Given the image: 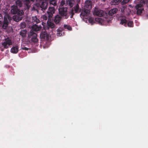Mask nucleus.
Returning <instances> with one entry per match:
<instances>
[{"mask_svg": "<svg viewBox=\"0 0 148 148\" xmlns=\"http://www.w3.org/2000/svg\"><path fill=\"white\" fill-rule=\"evenodd\" d=\"M12 20V18L8 13H5L3 20V16L0 14V24L2 25L3 29H5L8 27L9 24V21Z\"/></svg>", "mask_w": 148, "mask_h": 148, "instance_id": "f257e3e1", "label": "nucleus"}, {"mask_svg": "<svg viewBox=\"0 0 148 148\" xmlns=\"http://www.w3.org/2000/svg\"><path fill=\"white\" fill-rule=\"evenodd\" d=\"M67 7H62L59 9V14L62 16L65 19H67L69 15L67 14Z\"/></svg>", "mask_w": 148, "mask_h": 148, "instance_id": "f03ea898", "label": "nucleus"}, {"mask_svg": "<svg viewBox=\"0 0 148 148\" xmlns=\"http://www.w3.org/2000/svg\"><path fill=\"white\" fill-rule=\"evenodd\" d=\"M11 8V12L12 14H17L18 15H23L24 14L23 10L18 9L16 6L14 5L12 6Z\"/></svg>", "mask_w": 148, "mask_h": 148, "instance_id": "7ed1b4c3", "label": "nucleus"}, {"mask_svg": "<svg viewBox=\"0 0 148 148\" xmlns=\"http://www.w3.org/2000/svg\"><path fill=\"white\" fill-rule=\"evenodd\" d=\"M28 38H31V40L32 42L36 43L37 42L38 39L37 38V34L33 31L31 30L28 34Z\"/></svg>", "mask_w": 148, "mask_h": 148, "instance_id": "20e7f679", "label": "nucleus"}, {"mask_svg": "<svg viewBox=\"0 0 148 148\" xmlns=\"http://www.w3.org/2000/svg\"><path fill=\"white\" fill-rule=\"evenodd\" d=\"M12 40L9 37H8L5 39L4 42L2 43V45L4 49H7L8 48L10 45H12Z\"/></svg>", "mask_w": 148, "mask_h": 148, "instance_id": "39448f33", "label": "nucleus"}, {"mask_svg": "<svg viewBox=\"0 0 148 148\" xmlns=\"http://www.w3.org/2000/svg\"><path fill=\"white\" fill-rule=\"evenodd\" d=\"M55 11V8L53 7L50 6L49 7L48 10L47 11V15L49 18H51L53 16V14Z\"/></svg>", "mask_w": 148, "mask_h": 148, "instance_id": "423d86ee", "label": "nucleus"}, {"mask_svg": "<svg viewBox=\"0 0 148 148\" xmlns=\"http://www.w3.org/2000/svg\"><path fill=\"white\" fill-rule=\"evenodd\" d=\"M142 5L141 4H137L135 7L136 9L137 10L136 13L138 15H141L144 9L142 8Z\"/></svg>", "mask_w": 148, "mask_h": 148, "instance_id": "0eeeda50", "label": "nucleus"}, {"mask_svg": "<svg viewBox=\"0 0 148 148\" xmlns=\"http://www.w3.org/2000/svg\"><path fill=\"white\" fill-rule=\"evenodd\" d=\"M49 36V34L46 31L42 32L40 35V39L42 40L46 39L47 40H48Z\"/></svg>", "mask_w": 148, "mask_h": 148, "instance_id": "6e6552de", "label": "nucleus"}, {"mask_svg": "<svg viewBox=\"0 0 148 148\" xmlns=\"http://www.w3.org/2000/svg\"><path fill=\"white\" fill-rule=\"evenodd\" d=\"M104 13L105 12L103 10L98 9H95L93 12L94 15L99 17L103 16Z\"/></svg>", "mask_w": 148, "mask_h": 148, "instance_id": "1a4fd4ad", "label": "nucleus"}, {"mask_svg": "<svg viewBox=\"0 0 148 148\" xmlns=\"http://www.w3.org/2000/svg\"><path fill=\"white\" fill-rule=\"evenodd\" d=\"M92 2L90 0H87L86 1L84 5V8L89 10H90L92 7Z\"/></svg>", "mask_w": 148, "mask_h": 148, "instance_id": "9d476101", "label": "nucleus"}, {"mask_svg": "<svg viewBox=\"0 0 148 148\" xmlns=\"http://www.w3.org/2000/svg\"><path fill=\"white\" fill-rule=\"evenodd\" d=\"M23 1L25 2V8L27 10L29 9L30 6L31 5L30 1L33 2L34 1V0H23Z\"/></svg>", "mask_w": 148, "mask_h": 148, "instance_id": "9b49d317", "label": "nucleus"}, {"mask_svg": "<svg viewBox=\"0 0 148 148\" xmlns=\"http://www.w3.org/2000/svg\"><path fill=\"white\" fill-rule=\"evenodd\" d=\"M62 17L59 15H56L54 18L53 21L57 25L60 24V22L61 20Z\"/></svg>", "mask_w": 148, "mask_h": 148, "instance_id": "f8f14e48", "label": "nucleus"}, {"mask_svg": "<svg viewBox=\"0 0 148 148\" xmlns=\"http://www.w3.org/2000/svg\"><path fill=\"white\" fill-rule=\"evenodd\" d=\"M48 5V3L46 2H43L40 5V8L41 10L43 12L47 8Z\"/></svg>", "mask_w": 148, "mask_h": 148, "instance_id": "ddd939ff", "label": "nucleus"}, {"mask_svg": "<svg viewBox=\"0 0 148 148\" xmlns=\"http://www.w3.org/2000/svg\"><path fill=\"white\" fill-rule=\"evenodd\" d=\"M90 12V10H89L84 8L81 12L80 15L81 16H82L83 17L85 16H87L88 15Z\"/></svg>", "mask_w": 148, "mask_h": 148, "instance_id": "4468645a", "label": "nucleus"}, {"mask_svg": "<svg viewBox=\"0 0 148 148\" xmlns=\"http://www.w3.org/2000/svg\"><path fill=\"white\" fill-rule=\"evenodd\" d=\"M23 15L18 14L14 15L13 17V19L15 21L19 22L22 20L23 17Z\"/></svg>", "mask_w": 148, "mask_h": 148, "instance_id": "2eb2a0df", "label": "nucleus"}, {"mask_svg": "<svg viewBox=\"0 0 148 148\" xmlns=\"http://www.w3.org/2000/svg\"><path fill=\"white\" fill-rule=\"evenodd\" d=\"M125 17L122 16L121 19V22L120 24L123 25L125 26L126 27L127 26V23L128 22L125 19Z\"/></svg>", "mask_w": 148, "mask_h": 148, "instance_id": "dca6fc26", "label": "nucleus"}, {"mask_svg": "<svg viewBox=\"0 0 148 148\" xmlns=\"http://www.w3.org/2000/svg\"><path fill=\"white\" fill-rule=\"evenodd\" d=\"M18 51V46H13L11 49L10 52L13 53H16Z\"/></svg>", "mask_w": 148, "mask_h": 148, "instance_id": "f3484780", "label": "nucleus"}, {"mask_svg": "<svg viewBox=\"0 0 148 148\" xmlns=\"http://www.w3.org/2000/svg\"><path fill=\"white\" fill-rule=\"evenodd\" d=\"M32 30L34 31L37 32L39 31L41 29V27L40 26H38V25L35 24L33 25L32 27Z\"/></svg>", "mask_w": 148, "mask_h": 148, "instance_id": "a211bd4d", "label": "nucleus"}, {"mask_svg": "<svg viewBox=\"0 0 148 148\" xmlns=\"http://www.w3.org/2000/svg\"><path fill=\"white\" fill-rule=\"evenodd\" d=\"M118 9L116 8H114L112 9H111L108 12L109 15L110 16H112L116 13Z\"/></svg>", "mask_w": 148, "mask_h": 148, "instance_id": "6ab92c4d", "label": "nucleus"}, {"mask_svg": "<svg viewBox=\"0 0 148 148\" xmlns=\"http://www.w3.org/2000/svg\"><path fill=\"white\" fill-rule=\"evenodd\" d=\"M64 30L63 27H59L57 30V35L58 36H60L62 35V32Z\"/></svg>", "mask_w": 148, "mask_h": 148, "instance_id": "aec40b11", "label": "nucleus"}, {"mask_svg": "<svg viewBox=\"0 0 148 148\" xmlns=\"http://www.w3.org/2000/svg\"><path fill=\"white\" fill-rule=\"evenodd\" d=\"M74 8L75 13H79L81 11V9L79 8V6L78 4H77Z\"/></svg>", "mask_w": 148, "mask_h": 148, "instance_id": "412c9836", "label": "nucleus"}, {"mask_svg": "<svg viewBox=\"0 0 148 148\" xmlns=\"http://www.w3.org/2000/svg\"><path fill=\"white\" fill-rule=\"evenodd\" d=\"M121 1L122 0H113V1L111 2V4L114 5H118Z\"/></svg>", "mask_w": 148, "mask_h": 148, "instance_id": "4be33fe9", "label": "nucleus"}, {"mask_svg": "<svg viewBox=\"0 0 148 148\" xmlns=\"http://www.w3.org/2000/svg\"><path fill=\"white\" fill-rule=\"evenodd\" d=\"M27 32L26 30H23L20 32V34L22 37L24 38L26 36Z\"/></svg>", "mask_w": 148, "mask_h": 148, "instance_id": "5701e85b", "label": "nucleus"}, {"mask_svg": "<svg viewBox=\"0 0 148 148\" xmlns=\"http://www.w3.org/2000/svg\"><path fill=\"white\" fill-rule=\"evenodd\" d=\"M16 5L17 7H21L22 5V3L20 0H16L15 2Z\"/></svg>", "mask_w": 148, "mask_h": 148, "instance_id": "b1692460", "label": "nucleus"}, {"mask_svg": "<svg viewBox=\"0 0 148 148\" xmlns=\"http://www.w3.org/2000/svg\"><path fill=\"white\" fill-rule=\"evenodd\" d=\"M95 21L99 24H101L103 21V19L100 18H96L95 19Z\"/></svg>", "mask_w": 148, "mask_h": 148, "instance_id": "393cba45", "label": "nucleus"}, {"mask_svg": "<svg viewBox=\"0 0 148 148\" xmlns=\"http://www.w3.org/2000/svg\"><path fill=\"white\" fill-rule=\"evenodd\" d=\"M48 28H53L55 27V25L52 22H49L48 23Z\"/></svg>", "mask_w": 148, "mask_h": 148, "instance_id": "a878e982", "label": "nucleus"}, {"mask_svg": "<svg viewBox=\"0 0 148 148\" xmlns=\"http://www.w3.org/2000/svg\"><path fill=\"white\" fill-rule=\"evenodd\" d=\"M127 25L129 27H133V22L132 21H129L127 23Z\"/></svg>", "mask_w": 148, "mask_h": 148, "instance_id": "bb28decb", "label": "nucleus"}, {"mask_svg": "<svg viewBox=\"0 0 148 148\" xmlns=\"http://www.w3.org/2000/svg\"><path fill=\"white\" fill-rule=\"evenodd\" d=\"M64 28L65 29H67L69 31H71L72 30V27L69 25L65 24L64 25Z\"/></svg>", "mask_w": 148, "mask_h": 148, "instance_id": "cd10ccee", "label": "nucleus"}, {"mask_svg": "<svg viewBox=\"0 0 148 148\" xmlns=\"http://www.w3.org/2000/svg\"><path fill=\"white\" fill-rule=\"evenodd\" d=\"M89 22L92 24H93L95 23V19L92 17H90L88 19Z\"/></svg>", "mask_w": 148, "mask_h": 148, "instance_id": "c85d7f7f", "label": "nucleus"}, {"mask_svg": "<svg viewBox=\"0 0 148 148\" xmlns=\"http://www.w3.org/2000/svg\"><path fill=\"white\" fill-rule=\"evenodd\" d=\"M73 12L74 10L73 8L71 9V10L69 12V14L71 15L70 18H72L73 17V16L74 14Z\"/></svg>", "mask_w": 148, "mask_h": 148, "instance_id": "c756f323", "label": "nucleus"}, {"mask_svg": "<svg viewBox=\"0 0 148 148\" xmlns=\"http://www.w3.org/2000/svg\"><path fill=\"white\" fill-rule=\"evenodd\" d=\"M49 3L50 5H52L53 6H56V0H51L50 1Z\"/></svg>", "mask_w": 148, "mask_h": 148, "instance_id": "7c9ffc66", "label": "nucleus"}, {"mask_svg": "<svg viewBox=\"0 0 148 148\" xmlns=\"http://www.w3.org/2000/svg\"><path fill=\"white\" fill-rule=\"evenodd\" d=\"M130 0H123L121 2V4L122 5H124L127 3Z\"/></svg>", "mask_w": 148, "mask_h": 148, "instance_id": "2f4dec72", "label": "nucleus"}, {"mask_svg": "<svg viewBox=\"0 0 148 148\" xmlns=\"http://www.w3.org/2000/svg\"><path fill=\"white\" fill-rule=\"evenodd\" d=\"M26 25L24 22H21L20 24V27L21 28L23 29L25 27Z\"/></svg>", "mask_w": 148, "mask_h": 148, "instance_id": "473e14b6", "label": "nucleus"}, {"mask_svg": "<svg viewBox=\"0 0 148 148\" xmlns=\"http://www.w3.org/2000/svg\"><path fill=\"white\" fill-rule=\"evenodd\" d=\"M126 6H123L121 8V11L122 12H124L126 8Z\"/></svg>", "mask_w": 148, "mask_h": 148, "instance_id": "72a5a7b5", "label": "nucleus"}, {"mask_svg": "<svg viewBox=\"0 0 148 148\" xmlns=\"http://www.w3.org/2000/svg\"><path fill=\"white\" fill-rule=\"evenodd\" d=\"M68 4L71 7H72L73 6V4L71 1H69Z\"/></svg>", "mask_w": 148, "mask_h": 148, "instance_id": "f704fd0d", "label": "nucleus"}, {"mask_svg": "<svg viewBox=\"0 0 148 148\" xmlns=\"http://www.w3.org/2000/svg\"><path fill=\"white\" fill-rule=\"evenodd\" d=\"M37 18L36 16H35L34 17H33V22H35L37 20Z\"/></svg>", "mask_w": 148, "mask_h": 148, "instance_id": "c9c22d12", "label": "nucleus"}, {"mask_svg": "<svg viewBox=\"0 0 148 148\" xmlns=\"http://www.w3.org/2000/svg\"><path fill=\"white\" fill-rule=\"evenodd\" d=\"M43 19L45 20H46L47 19V17L46 15H43L42 16Z\"/></svg>", "mask_w": 148, "mask_h": 148, "instance_id": "e433bc0d", "label": "nucleus"}, {"mask_svg": "<svg viewBox=\"0 0 148 148\" xmlns=\"http://www.w3.org/2000/svg\"><path fill=\"white\" fill-rule=\"evenodd\" d=\"M22 49L26 51H28L29 50L28 48H27L26 47H22Z\"/></svg>", "mask_w": 148, "mask_h": 148, "instance_id": "4c0bfd02", "label": "nucleus"}, {"mask_svg": "<svg viewBox=\"0 0 148 148\" xmlns=\"http://www.w3.org/2000/svg\"><path fill=\"white\" fill-rule=\"evenodd\" d=\"M36 23L38 24L39 23H40V20H39L37 18V20L35 22Z\"/></svg>", "mask_w": 148, "mask_h": 148, "instance_id": "58836bf2", "label": "nucleus"}, {"mask_svg": "<svg viewBox=\"0 0 148 148\" xmlns=\"http://www.w3.org/2000/svg\"><path fill=\"white\" fill-rule=\"evenodd\" d=\"M62 3V4H63L64 3V2H63L62 1V3Z\"/></svg>", "mask_w": 148, "mask_h": 148, "instance_id": "ea45409f", "label": "nucleus"}, {"mask_svg": "<svg viewBox=\"0 0 148 148\" xmlns=\"http://www.w3.org/2000/svg\"><path fill=\"white\" fill-rule=\"evenodd\" d=\"M1 51H3V50L2 49L1 50Z\"/></svg>", "mask_w": 148, "mask_h": 148, "instance_id": "a19ab883", "label": "nucleus"}, {"mask_svg": "<svg viewBox=\"0 0 148 148\" xmlns=\"http://www.w3.org/2000/svg\"><path fill=\"white\" fill-rule=\"evenodd\" d=\"M1 0H0V2H1Z\"/></svg>", "mask_w": 148, "mask_h": 148, "instance_id": "79ce46f5", "label": "nucleus"}]
</instances>
